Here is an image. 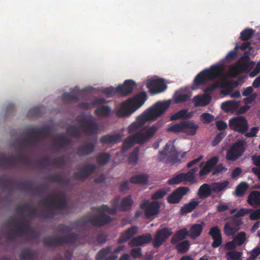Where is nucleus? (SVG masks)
Returning a JSON list of instances; mask_svg holds the SVG:
<instances>
[{"label": "nucleus", "mask_w": 260, "mask_h": 260, "mask_svg": "<svg viewBox=\"0 0 260 260\" xmlns=\"http://www.w3.org/2000/svg\"><path fill=\"white\" fill-rule=\"evenodd\" d=\"M199 128V125L193 120H183L175 124H169L166 132L175 134L184 133L187 136H193Z\"/></svg>", "instance_id": "nucleus-7"}, {"label": "nucleus", "mask_w": 260, "mask_h": 260, "mask_svg": "<svg viewBox=\"0 0 260 260\" xmlns=\"http://www.w3.org/2000/svg\"><path fill=\"white\" fill-rule=\"evenodd\" d=\"M229 183V182L228 181L214 183L213 185L212 190L215 192H218L224 189L228 186Z\"/></svg>", "instance_id": "nucleus-55"}, {"label": "nucleus", "mask_w": 260, "mask_h": 260, "mask_svg": "<svg viewBox=\"0 0 260 260\" xmlns=\"http://www.w3.org/2000/svg\"><path fill=\"white\" fill-rule=\"evenodd\" d=\"M140 207L144 210L145 217L150 218L159 213L160 205L157 201L149 202L145 200L140 204Z\"/></svg>", "instance_id": "nucleus-15"}, {"label": "nucleus", "mask_w": 260, "mask_h": 260, "mask_svg": "<svg viewBox=\"0 0 260 260\" xmlns=\"http://www.w3.org/2000/svg\"><path fill=\"white\" fill-rule=\"evenodd\" d=\"M200 120L204 123H210L214 120V116L209 113H203L200 116Z\"/></svg>", "instance_id": "nucleus-57"}, {"label": "nucleus", "mask_w": 260, "mask_h": 260, "mask_svg": "<svg viewBox=\"0 0 260 260\" xmlns=\"http://www.w3.org/2000/svg\"><path fill=\"white\" fill-rule=\"evenodd\" d=\"M161 123L158 121L151 126H145L142 129L133 135L137 144H143L151 139L161 127Z\"/></svg>", "instance_id": "nucleus-10"}, {"label": "nucleus", "mask_w": 260, "mask_h": 260, "mask_svg": "<svg viewBox=\"0 0 260 260\" xmlns=\"http://www.w3.org/2000/svg\"><path fill=\"white\" fill-rule=\"evenodd\" d=\"M230 128L234 132L245 134L249 128V124L245 117L243 116H234L229 120Z\"/></svg>", "instance_id": "nucleus-13"}, {"label": "nucleus", "mask_w": 260, "mask_h": 260, "mask_svg": "<svg viewBox=\"0 0 260 260\" xmlns=\"http://www.w3.org/2000/svg\"><path fill=\"white\" fill-rule=\"evenodd\" d=\"M219 157L213 156L207 160L206 162H201L200 164V167H202L199 171V177H203L208 175L212 172V176H215L219 173L225 172L227 169L225 168L222 164H218Z\"/></svg>", "instance_id": "nucleus-9"}, {"label": "nucleus", "mask_w": 260, "mask_h": 260, "mask_svg": "<svg viewBox=\"0 0 260 260\" xmlns=\"http://www.w3.org/2000/svg\"><path fill=\"white\" fill-rule=\"evenodd\" d=\"M62 238V245L64 244L70 245H75L77 242L81 238V235L78 234L71 233L68 235L63 236Z\"/></svg>", "instance_id": "nucleus-35"}, {"label": "nucleus", "mask_w": 260, "mask_h": 260, "mask_svg": "<svg viewBox=\"0 0 260 260\" xmlns=\"http://www.w3.org/2000/svg\"><path fill=\"white\" fill-rule=\"evenodd\" d=\"M244 72H245L237 62L232 65L230 69V75L233 77H236L241 73Z\"/></svg>", "instance_id": "nucleus-49"}, {"label": "nucleus", "mask_w": 260, "mask_h": 260, "mask_svg": "<svg viewBox=\"0 0 260 260\" xmlns=\"http://www.w3.org/2000/svg\"><path fill=\"white\" fill-rule=\"evenodd\" d=\"M133 204L132 196L130 195L123 198L119 205V210L121 211H128Z\"/></svg>", "instance_id": "nucleus-38"}, {"label": "nucleus", "mask_w": 260, "mask_h": 260, "mask_svg": "<svg viewBox=\"0 0 260 260\" xmlns=\"http://www.w3.org/2000/svg\"><path fill=\"white\" fill-rule=\"evenodd\" d=\"M106 103V101L104 98H98L93 100L91 103L88 102H82L79 104L78 107L83 109H89L92 107L101 105Z\"/></svg>", "instance_id": "nucleus-36"}, {"label": "nucleus", "mask_w": 260, "mask_h": 260, "mask_svg": "<svg viewBox=\"0 0 260 260\" xmlns=\"http://www.w3.org/2000/svg\"><path fill=\"white\" fill-rule=\"evenodd\" d=\"M249 256L247 260H255L256 257L260 254V246H256L249 253Z\"/></svg>", "instance_id": "nucleus-62"}, {"label": "nucleus", "mask_w": 260, "mask_h": 260, "mask_svg": "<svg viewBox=\"0 0 260 260\" xmlns=\"http://www.w3.org/2000/svg\"><path fill=\"white\" fill-rule=\"evenodd\" d=\"M151 240V235L150 233H147L134 238L129 244L131 247L141 246L150 243Z\"/></svg>", "instance_id": "nucleus-27"}, {"label": "nucleus", "mask_w": 260, "mask_h": 260, "mask_svg": "<svg viewBox=\"0 0 260 260\" xmlns=\"http://www.w3.org/2000/svg\"><path fill=\"white\" fill-rule=\"evenodd\" d=\"M17 186L20 189L24 190H31L32 189V183L29 181L18 182Z\"/></svg>", "instance_id": "nucleus-59"}, {"label": "nucleus", "mask_w": 260, "mask_h": 260, "mask_svg": "<svg viewBox=\"0 0 260 260\" xmlns=\"http://www.w3.org/2000/svg\"><path fill=\"white\" fill-rule=\"evenodd\" d=\"M245 150V142L238 140L233 144L227 151L226 159L228 160L235 161L243 155Z\"/></svg>", "instance_id": "nucleus-14"}, {"label": "nucleus", "mask_w": 260, "mask_h": 260, "mask_svg": "<svg viewBox=\"0 0 260 260\" xmlns=\"http://www.w3.org/2000/svg\"><path fill=\"white\" fill-rule=\"evenodd\" d=\"M14 166V157L0 154V167L12 168Z\"/></svg>", "instance_id": "nucleus-44"}, {"label": "nucleus", "mask_w": 260, "mask_h": 260, "mask_svg": "<svg viewBox=\"0 0 260 260\" xmlns=\"http://www.w3.org/2000/svg\"><path fill=\"white\" fill-rule=\"evenodd\" d=\"M111 157V155L108 152L100 153L96 156V161L99 166L107 164Z\"/></svg>", "instance_id": "nucleus-48"}, {"label": "nucleus", "mask_w": 260, "mask_h": 260, "mask_svg": "<svg viewBox=\"0 0 260 260\" xmlns=\"http://www.w3.org/2000/svg\"><path fill=\"white\" fill-rule=\"evenodd\" d=\"M171 101H158L137 118V120L144 124L146 121H154L162 115L169 108Z\"/></svg>", "instance_id": "nucleus-4"}, {"label": "nucleus", "mask_w": 260, "mask_h": 260, "mask_svg": "<svg viewBox=\"0 0 260 260\" xmlns=\"http://www.w3.org/2000/svg\"><path fill=\"white\" fill-rule=\"evenodd\" d=\"M111 113V108L109 106L101 105L94 111V114L98 117H107Z\"/></svg>", "instance_id": "nucleus-37"}, {"label": "nucleus", "mask_w": 260, "mask_h": 260, "mask_svg": "<svg viewBox=\"0 0 260 260\" xmlns=\"http://www.w3.org/2000/svg\"><path fill=\"white\" fill-rule=\"evenodd\" d=\"M71 144V139L67 136H63L57 138L53 143L52 148L56 151L65 149Z\"/></svg>", "instance_id": "nucleus-28"}, {"label": "nucleus", "mask_w": 260, "mask_h": 260, "mask_svg": "<svg viewBox=\"0 0 260 260\" xmlns=\"http://www.w3.org/2000/svg\"><path fill=\"white\" fill-rule=\"evenodd\" d=\"M62 99L65 102H75L79 100V98L76 94L70 92H64L63 93Z\"/></svg>", "instance_id": "nucleus-52"}, {"label": "nucleus", "mask_w": 260, "mask_h": 260, "mask_svg": "<svg viewBox=\"0 0 260 260\" xmlns=\"http://www.w3.org/2000/svg\"><path fill=\"white\" fill-rule=\"evenodd\" d=\"M136 85L135 82L132 80H126L122 85L117 87V93L121 96H127L133 91Z\"/></svg>", "instance_id": "nucleus-22"}, {"label": "nucleus", "mask_w": 260, "mask_h": 260, "mask_svg": "<svg viewBox=\"0 0 260 260\" xmlns=\"http://www.w3.org/2000/svg\"><path fill=\"white\" fill-rule=\"evenodd\" d=\"M96 169V166L94 164H89L85 165L82 169V171L85 176L88 178Z\"/></svg>", "instance_id": "nucleus-53"}, {"label": "nucleus", "mask_w": 260, "mask_h": 260, "mask_svg": "<svg viewBox=\"0 0 260 260\" xmlns=\"http://www.w3.org/2000/svg\"><path fill=\"white\" fill-rule=\"evenodd\" d=\"M211 192L210 185L207 183H204L200 187L198 194L200 199H203L209 197Z\"/></svg>", "instance_id": "nucleus-41"}, {"label": "nucleus", "mask_w": 260, "mask_h": 260, "mask_svg": "<svg viewBox=\"0 0 260 260\" xmlns=\"http://www.w3.org/2000/svg\"><path fill=\"white\" fill-rule=\"evenodd\" d=\"M136 85L135 82L132 80H126L122 85L117 87V93L121 96H127L133 91Z\"/></svg>", "instance_id": "nucleus-21"}, {"label": "nucleus", "mask_w": 260, "mask_h": 260, "mask_svg": "<svg viewBox=\"0 0 260 260\" xmlns=\"http://www.w3.org/2000/svg\"><path fill=\"white\" fill-rule=\"evenodd\" d=\"M17 229L8 228V232L6 237L8 241H13L16 237H21L25 233H28L32 239L39 238L40 234L32 230L26 218H22L19 222V225H16Z\"/></svg>", "instance_id": "nucleus-6"}, {"label": "nucleus", "mask_w": 260, "mask_h": 260, "mask_svg": "<svg viewBox=\"0 0 260 260\" xmlns=\"http://www.w3.org/2000/svg\"><path fill=\"white\" fill-rule=\"evenodd\" d=\"M249 218L251 220H256L260 219V208L257 209H251Z\"/></svg>", "instance_id": "nucleus-64"}, {"label": "nucleus", "mask_w": 260, "mask_h": 260, "mask_svg": "<svg viewBox=\"0 0 260 260\" xmlns=\"http://www.w3.org/2000/svg\"><path fill=\"white\" fill-rule=\"evenodd\" d=\"M189 236V232L186 228H183L177 231L173 236L171 240L172 245L176 244L177 242H181Z\"/></svg>", "instance_id": "nucleus-32"}, {"label": "nucleus", "mask_w": 260, "mask_h": 260, "mask_svg": "<svg viewBox=\"0 0 260 260\" xmlns=\"http://www.w3.org/2000/svg\"><path fill=\"white\" fill-rule=\"evenodd\" d=\"M255 33V30L252 28H245L240 33V39L244 41H246L251 39Z\"/></svg>", "instance_id": "nucleus-51"}, {"label": "nucleus", "mask_w": 260, "mask_h": 260, "mask_svg": "<svg viewBox=\"0 0 260 260\" xmlns=\"http://www.w3.org/2000/svg\"><path fill=\"white\" fill-rule=\"evenodd\" d=\"M199 201H191L188 203L185 204L181 208L180 211L182 214L191 212L199 205Z\"/></svg>", "instance_id": "nucleus-45"}, {"label": "nucleus", "mask_w": 260, "mask_h": 260, "mask_svg": "<svg viewBox=\"0 0 260 260\" xmlns=\"http://www.w3.org/2000/svg\"><path fill=\"white\" fill-rule=\"evenodd\" d=\"M247 203L254 208L260 207V191L255 190L251 192L247 198Z\"/></svg>", "instance_id": "nucleus-33"}, {"label": "nucleus", "mask_w": 260, "mask_h": 260, "mask_svg": "<svg viewBox=\"0 0 260 260\" xmlns=\"http://www.w3.org/2000/svg\"><path fill=\"white\" fill-rule=\"evenodd\" d=\"M209 234L212 237L213 242L212 243V247L217 248L222 244V236L220 230L218 226H214L211 228L209 232Z\"/></svg>", "instance_id": "nucleus-26"}, {"label": "nucleus", "mask_w": 260, "mask_h": 260, "mask_svg": "<svg viewBox=\"0 0 260 260\" xmlns=\"http://www.w3.org/2000/svg\"><path fill=\"white\" fill-rule=\"evenodd\" d=\"M119 201L120 197H115L111 202L112 208L107 205H103L97 207L95 210L100 213L99 215L87 214L74 222L73 225L77 227H84L87 223H90L94 226L100 227L109 223L112 220V218L105 213L108 212L110 214H115L117 210H119Z\"/></svg>", "instance_id": "nucleus-1"}, {"label": "nucleus", "mask_w": 260, "mask_h": 260, "mask_svg": "<svg viewBox=\"0 0 260 260\" xmlns=\"http://www.w3.org/2000/svg\"><path fill=\"white\" fill-rule=\"evenodd\" d=\"M179 154V153L173 147L168 153L163 151L159 152V159L162 160L167 156V161L170 164H174L180 161L178 157Z\"/></svg>", "instance_id": "nucleus-24"}, {"label": "nucleus", "mask_w": 260, "mask_h": 260, "mask_svg": "<svg viewBox=\"0 0 260 260\" xmlns=\"http://www.w3.org/2000/svg\"><path fill=\"white\" fill-rule=\"evenodd\" d=\"M124 248V246H119L112 251L111 247L107 246L99 251L95 256V260H116L117 256L111 255L107 256V255L111 252L114 253L120 252L123 250Z\"/></svg>", "instance_id": "nucleus-18"}, {"label": "nucleus", "mask_w": 260, "mask_h": 260, "mask_svg": "<svg viewBox=\"0 0 260 260\" xmlns=\"http://www.w3.org/2000/svg\"><path fill=\"white\" fill-rule=\"evenodd\" d=\"M211 101V97L207 94L198 95L192 99V103L195 107H205L208 105Z\"/></svg>", "instance_id": "nucleus-30"}, {"label": "nucleus", "mask_w": 260, "mask_h": 260, "mask_svg": "<svg viewBox=\"0 0 260 260\" xmlns=\"http://www.w3.org/2000/svg\"><path fill=\"white\" fill-rule=\"evenodd\" d=\"M239 48V46L238 45H236L234 49L232 50H231L226 55L225 57V59L228 61H232L235 59L238 55V49Z\"/></svg>", "instance_id": "nucleus-58"}, {"label": "nucleus", "mask_w": 260, "mask_h": 260, "mask_svg": "<svg viewBox=\"0 0 260 260\" xmlns=\"http://www.w3.org/2000/svg\"><path fill=\"white\" fill-rule=\"evenodd\" d=\"M183 181L181 173H180L174 177L170 179L168 183L170 185L178 184Z\"/></svg>", "instance_id": "nucleus-63"}, {"label": "nucleus", "mask_w": 260, "mask_h": 260, "mask_svg": "<svg viewBox=\"0 0 260 260\" xmlns=\"http://www.w3.org/2000/svg\"><path fill=\"white\" fill-rule=\"evenodd\" d=\"M239 229L240 228H235L230 223L227 222L224 225L223 231L226 236H231L234 235Z\"/></svg>", "instance_id": "nucleus-50"}, {"label": "nucleus", "mask_w": 260, "mask_h": 260, "mask_svg": "<svg viewBox=\"0 0 260 260\" xmlns=\"http://www.w3.org/2000/svg\"><path fill=\"white\" fill-rule=\"evenodd\" d=\"M37 256V252L29 248L22 250L19 255L20 260H35Z\"/></svg>", "instance_id": "nucleus-34"}, {"label": "nucleus", "mask_w": 260, "mask_h": 260, "mask_svg": "<svg viewBox=\"0 0 260 260\" xmlns=\"http://www.w3.org/2000/svg\"><path fill=\"white\" fill-rule=\"evenodd\" d=\"M189 191V188L187 186H181L174 190L167 197V201L170 204L179 203L183 197L186 195Z\"/></svg>", "instance_id": "nucleus-19"}, {"label": "nucleus", "mask_w": 260, "mask_h": 260, "mask_svg": "<svg viewBox=\"0 0 260 260\" xmlns=\"http://www.w3.org/2000/svg\"><path fill=\"white\" fill-rule=\"evenodd\" d=\"M51 132L50 128L48 126L40 128H29L25 133L27 137L20 141V144L24 148H32L42 138L49 135Z\"/></svg>", "instance_id": "nucleus-5"}, {"label": "nucleus", "mask_w": 260, "mask_h": 260, "mask_svg": "<svg viewBox=\"0 0 260 260\" xmlns=\"http://www.w3.org/2000/svg\"><path fill=\"white\" fill-rule=\"evenodd\" d=\"M174 245L175 246V249L177 250V252L180 254L186 253L189 250L190 246L188 240H184L177 242Z\"/></svg>", "instance_id": "nucleus-40"}, {"label": "nucleus", "mask_w": 260, "mask_h": 260, "mask_svg": "<svg viewBox=\"0 0 260 260\" xmlns=\"http://www.w3.org/2000/svg\"><path fill=\"white\" fill-rule=\"evenodd\" d=\"M40 204L43 207L54 210H63L68 208L66 196L63 193L56 194L54 198L50 200H43Z\"/></svg>", "instance_id": "nucleus-11"}, {"label": "nucleus", "mask_w": 260, "mask_h": 260, "mask_svg": "<svg viewBox=\"0 0 260 260\" xmlns=\"http://www.w3.org/2000/svg\"><path fill=\"white\" fill-rule=\"evenodd\" d=\"M171 228L165 227L157 230L154 237L153 245L155 248L160 247L172 234Z\"/></svg>", "instance_id": "nucleus-16"}, {"label": "nucleus", "mask_w": 260, "mask_h": 260, "mask_svg": "<svg viewBox=\"0 0 260 260\" xmlns=\"http://www.w3.org/2000/svg\"><path fill=\"white\" fill-rule=\"evenodd\" d=\"M250 58L249 56V52H245L242 57L237 61V63L242 68L244 71L246 72L250 71L255 66V62L250 61Z\"/></svg>", "instance_id": "nucleus-25"}, {"label": "nucleus", "mask_w": 260, "mask_h": 260, "mask_svg": "<svg viewBox=\"0 0 260 260\" xmlns=\"http://www.w3.org/2000/svg\"><path fill=\"white\" fill-rule=\"evenodd\" d=\"M129 181L134 184L144 185L148 181V176L145 174L134 175L129 179Z\"/></svg>", "instance_id": "nucleus-43"}, {"label": "nucleus", "mask_w": 260, "mask_h": 260, "mask_svg": "<svg viewBox=\"0 0 260 260\" xmlns=\"http://www.w3.org/2000/svg\"><path fill=\"white\" fill-rule=\"evenodd\" d=\"M95 144L91 141H85L77 149V154L79 156H87L92 153L95 149Z\"/></svg>", "instance_id": "nucleus-20"}, {"label": "nucleus", "mask_w": 260, "mask_h": 260, "mask_svg": "<svg viewBox=\"0 0 260 260\" xmlns=\"http://www.w3.org/2000/svg\"><path fill=\"white\" fill-rule=\"evenodd\" d=\"M16 181L13 180L7 177L2 176L0 177V185H2L5 187V188L9 190L13 185H16L17 186Z\"/></svg>", "instance_id": "nucleus-46"}, {"label": "nucleus", "mask_w": 260, "mask_h": 260, "mask_svg": "<svg viewBox=\"0 0 260 260\" xmlns=\"http://www.w3.org/2000/svg\"><path fill=\"white\" fill-rule=\"evenodd\" d=\"M43 245L47 247H55L62 245L61 237L49 236L43 240Z\"/></svg>", "instance_id": "nucleus-29"}, {"label": "nucleus", "mask_w": 260, "mask_h": 260, "mask_svg": "<svg viewBox=\"0 0 260 260\" xmlns=\"http://www.w3.org/2000/svg\"><path fill=\"white\" fill-rule=\"evenodd\" d=\"M76 120L79 124L77 127L74 125L69 126L67 128V132L71 136L79 138L82 134L87 136H92L96 135L99 129L98 124L94 118L90 117H83L80 115L76 118Z\"/></svg>", "instance_id": "nucleus-2"}, {"label": "nucleus", "mask_w": 260, "mask_h": 260, "mask_svg": "<svg viewBox=\"0 0 260 260\" xmlns=\"http://www.w3.org/2000/svg\"><path fill=\"white\" fill-rule=\"evenodd\" d=\"M147 99L145 92H141L133 98L123 103L117 111L116 115L118 117H126L129 116L141 106Z\"/></svg>", "instance_id": "nucleus-3"}, {"label": "nucleus", "mask_w": 260, "mask_h": 260, "mask_svg": "<svg viewBox=\"0 0 260 260\" xmlns=\"http://www.w3.org/2000/svg\"><path fill=\"white\" fill-rule=\"evenodd\" d=\"M204 224V222L202 224H194L190 227L189 236L191 239H196L201 235Z\"/></svg>", "instance_id": "nucleus-39"}, {"label": "nucleus", "mask_w": 260, "mask_h": 260, "mask_svg": "<svg viewBox=\"0 0 260 260\" xmlns=\"http://www.w3.org/2000/svg\"><path fill=\"white\" fill-rule=\"evenodd\" d=\"M138 231V228L136 226H132L127 229L123 233L121 234L120 237L118 239L117 243L121 244L126 242L134 236Z\"/></svg>", "instance_id": "nucleus-31"}, {"label": "nucleus", "mask_w": 260, "mask_h": 260, "mask_svg": "<svg viewBox=\"0 0 260 260\" xmlns=\"http://www.w3.org/2000/svg\"><path fill=\"white\" fill-rule=\"evenodd\" d=\"M28 116L35 118H38L41 115V109L39 107H34L29 110L28 112Z\"/></svg>", "instance_id": "nucleus-61"}, {"label": "nucleus", "mask_w": 260, "mask_h": 260, "mask_svg": "<svg viewBox=\"0 0 260 260\" xmlns=\"http://www.w3.org/2000/svg\"><path fill=\"white\" fill-rule=\"evenodd\" d=\"M37 208L29 204H25L22 206L18 207L17 209V212L20 215L18 219H16L14 218H10L8 219L7 225V228H10L12 226H16L19 225V222L21 220L22 218H25L23 215V212L25 211H29L28 214V216L32 215H37Z\"/></svg>", "instance_id": "nucleus-12"}, {"label": "nucleus", "mask_w": 260, "mask_h": 260, "mask_svg": "<svg viewBox=\"0 0 260 260\" xmlns=\"http://www.w3.org/2000/svg\"><path fill=\"white\" fill-rule=\"evenodd\" d=\"M122 136L119 134L114 135H105L102 136L100 138V143L103 145H108L112 146L115 144L119 143L121 141Z\"/></svg>", "instance_id": "nucleus-23"}, {"label": "nucleus", "mask_w": 260, "mask_h": 260, "mask_svg": "<svg viewBox=\"0 0 260 260\" xmlns=\"http://www.w3.org/2000/svg\"><path fill=\"white\" fill-rule=\"evenodd\" d=\"M223 71V68L221 65H213L210 68L206 69L199 73L194 79L193 84L195 85L204 84L208 81L220 77Z\"/></svg>", "instance_id": "nucleus-8"}, {"label": "nucleus", "mask_w": 260, "mask_h": 260, "mask_svg": "<svg viewBox=\"0 0 260 260\" xmlns=\"http://www.w3.org/2000/svg\"><path fill=\"white\" fill-rule=\"evenodd\" d=\"M51 166L57 168H62L65 165V160L63 157H59L51 160Z\"/></svg>", "instance_id": "nucleus-60"}, {"label": "nucleus", "mask_w": 260, "mask_h": 260, "mask_svg": "<svg viewBox=\"0 0 260 260\" xmlns=\"http://www.w3.org/2000/svg\"><path fill=\"white\" fill-rule=\"evenodd\" d=\"M147 87L152 94H156L164 92L167 88V85L162 79H152L147 84Z\"/></svg>", "instance_id": "nucleus-17"}, {"label": "nucleus", "mask_w": 260, "mask_h": 260, "mask_svg": "<svg viewBox=\"0 0 260 260\" xmlns=\"http://www.w3.org/2000/svg\"><path fill=\"white\" fill-rule=\"evenodd\" d=\"M249 187V184L246 182H242L238 184L235 190V194L238 197H243Z\"/></svg>", "instance_id": "nucleus-47"}, {"label": "nucleus", "mask_w": 260, "mask_h": 260, "mask_svg": "<svg viewBox=\"0 0 260 260\" xmlns=\"http://www.w3.org/2000/svg\"><path fill=\"white\" fill-rule=\"evenodd\" d=\"M139 151L140 149L139 147H136L134 149L128 156V159L130 162L133 164H136L137 162Z\"/></svg>", "instance_id": "nucleus-56"}, {"label": "nucleus", "mask_w": 260, "mask_h": 260, "mask_svg": "<svg viewBox=\"0 0 260 260\" xmlns=\"http://www.w3.org/2000/svg\"><path fill=\"white\" fill-rule=\"evenodd\" d=\"M246 239V234L245 232L239 233L234 238L233 241L239 246L242 245Z\"/></svg>", "instance_id": "nucleus-54"}, {"label": "nucleus", "mask_w": 260, "mask_h": 260, "mask_svg": "<svg viewBox=\"0 0 260 260\" xmlns=\"http://www.w3.org/2000/svg\"><path fill=\"white\" fill-rule=\"evenodd\" d=\"M137 144L133 135L129 136L126 137L123 142L121 147V151L123 152H126L130 148L133 147L135 144Z\"/></svg>", "instance_id": "nucleus-42"}]
</instances>
